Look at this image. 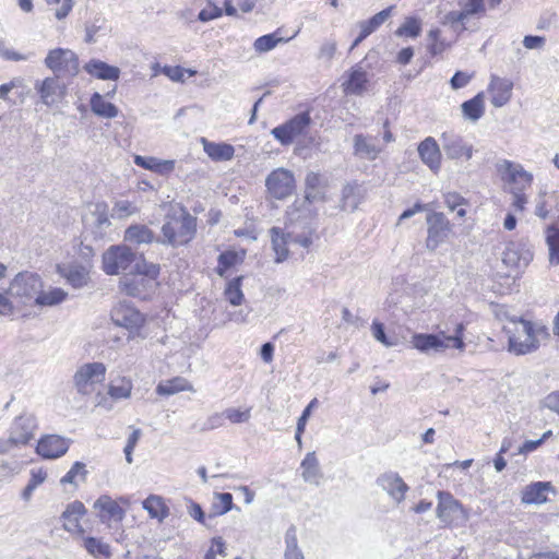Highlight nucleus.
<instances>
[{
    "instance_id": "obj_32",
    "label": "nucleus",
    "mask_w": 559,
    "mask_h": 559,
    "mask_svg": "<svg viewBox=\"0 0 559 559\" xmlns=\"http://www.w3.org/2000/svg\"><path fill=\"white\" fill-rule=\"evenodd\" d=\"M305 201L308 203H313L317 201H321L324 199V193L322 191V180L321 175L319 173L309 171L306 175L305 179Z\"/></svg>"
},
{
    "instance_id": "obj_56",
    "label": "nucleus",
    "mask_w": 559,
    "mask_h": 559,
    "mask_svg": "<svg viewBox=\"0 0 559 559\" xmlns=\"http://www.w3.org/2000/svg\"><path fill=\"white\" fill-rule=\"evenodd\" d=\"M542 405L559 416V390L547 394L542 401Z\"/></svg>"
},
{
    "instance_id": "obj_62",
    "label": "nucleus",
    "mask_w": 559,
    "mask_h": 559,
    "mask_svg": "<svg viewBox=\"0 0 559 559\" xmlns=\"http://www.w3.org/2000/svg\"><path fill=\"white\" fill-rule=\"evenodd\" d=\"M545 44V37L537 35H526L523 39V46L526 49H538Z\"/></svg>"
},
{
    "instance_id": "obj_28",
    "label": "nucleus",
    "mask_w": 559,
    "mask_h": 559,
    "mask_svg": "<svg viewBox=\"0 0 559 559\" xmlns=\"http://www.w3.org/2000/svg\"><path fill=\"white\" fill-rule=\"evenodd\" d=\"M203 150L207 156L215 162L230 160L234 157L235 148L228 143L210 142L202 138Z\"/></svg>"
},
{
    "instance_id": "obj_22",
    "label": "nucleus",
    "mask_w": 559,
    "mask_h": 559,
    "mask_svg": "<svg viewBox=\"0 0 559 559\" xmlns=\"http://www.w3.org/2000/svg\"><path fill=\"white\" fill-rule=\"evenodd\" d=\"M555 491L550 481H535L523 489L522 502L525 504H543L547 501V493Z\"/></svg>"
},
{
    "instance_id": "obj_59",
    "label": "nucleus",
    "mask_w": 559,
    "mask_h": 559,
    "mask_svg": "<svg viewBox=\"0 0 559 559\" xmlns=\"http://www.w3.org/2000/svg\"><path fill=\"white\" fill-rule=\"evenodd\" d=\"M222 14H223V11L221 8H218L216 5H211L209 8L201 10L198 15V19L201 22H209V21H212L214 19L222 16Z\"/></svg>"
},
{
    "instance_id": "obj_55",
    "label": "nucleus",
    "mask_w": 559,
    "mask_h": 559,
    "mask_svg": "<svg viewBox=\"0 0 559 559\" xmlns=\"http://www.w3.org/2000/svg\"><path fill=\"white\" fill-rule=\"evenodd\" d=\"M336 52V43L334 40L324 41L318 52L319 59L331 61Z\"/></svg>"
},
{
    "instance_id": "obj_45",
    "label": "nucleus",
    "mask_w": 559,
    "mask_h": 559,
    "mask_svg": "<svg viewBox=\"0 0 559 559\" xmlns=\"http://www.w3.org/2000/svg\"><path fill=\"white\" fill-rule=\"evenodd\" d=\"M64 277L72 287L82 288L87 284L88 273L82 266H74L68 270Z\"/></svg>"
},
{
    "instance_id": "obj_19",
    "label": "nucleus",
    "mask_w": 559,
    "mask_h": 559,
    "mask_svg": "<svg viewBox=\"0 0 559 559\" xmlns=\"http://www.w3.org/2000/svg\"><path fill=\"white\" fill-rule=\"evenodd\" d=\"M59 76L46 78L35 83V90L40 95L41 102L47 105L58 103L66 95V84L60 82Z\"/></svg>"
},
{
    "instance_id": "obj_30",
    "label": "nucleus",
    "mask_w": 559,
    "mask_h": 559,
    "mask_svg": "<svg viewBox=\"0 0 559 559\" xmlns=\"http://www.w3.org/2000/svg\"><path fill=\"white\" fill-rule=\"evenodd\" d=\"M354 151L355 155L360 158L374 160L381 153L382 148L377 146L369 136L356 134L354 136Z\"/></svg>"
},
{
    "instance_id": "obj_34",
    "label": "nucleus",
    "mask_w": 559,
    "mask_h": 559,
    "mask_svg": "<svg viewBox=\"0 0 559 559\" xmlns=\"http://www.w3.org/2000/svg\"><path fill=\"white\" fill-rule=\"evenodd\" d=\"M182 391L194 392L193 385L182 377H175L173 379L162 381L156 388L159 395H174Z\"/></svg>"
},
{
    "instance_id": "obj_54",
    "label": "nucleus",
    "mask_w": 559,
    "mask_h": 559,
    "mask_svg": "<svg viewBox=\"0 0 559 559\" xmlns=\"http://www.w3.org/2000/svg\"><path fill=\"white\" fill-rule=\"evenodd\" d=\"M215 498L221 502V507H216L215 514H225L234 508L233 496L229 492L216 493Z\"/></svg>"
},
{
    "instance_id": "obj_36",
    "label": "nucleus",
    "mask_w": 559,
    "mask_h": 559,
    "mask_svg": "<svg viewBox=\"0 0 559 559\" xmlns=\"http://www.w3.org/2000/svg\"><path fill=\"white\" fill-rule=\"evenodd\" d=\"M462 112L465 119L473 122L479 120L485 112L484 95L478 93L473 98L464 102L461 105Z\"/></svg>"
},
{
    "instance_id": "obj_50",
    "label": "nucleus",
    "mask_w": 559,
    "mask_h": 559,
    "mask_svg": "<svg viewBox=\"0 0 559 559\" xmlns=\"http://www.w3.org/2000/svg\"><path fill=\"white\" fill-rule=\"evenodd\" d=\"M223 415L233 424L247 423L251 417V408H247L245 411L227 408L223 412Z\"/></svg>"
},
{
    "instance_id": "obj_31",
    "label": "nucleus",
    "mask_w": 559,
    "mask_h": 559,
    "mask_svg": "<svg viewBox=\"0 0 559 559\" xmlns=\"http://www.w3.org/2000/svg\"><path fill=\"white\" fill-rule=\"evenodd\" d=\"M156 239L154 231L146 225H131L124 231V240L136 245H148L156 242Z\"/></svg>"
},
{
    "instance_id": "obj_20",
    "label": "nucleus",
    "mask_w": 559,
    "mask_h": 559,
    "mask_svg": "<svg viewBox=\"0 0 559 559\" xmlns=\"http://www.w3.org/2000/svg\"><path fill=\"white\" fill-rule=\"evenodd\" d=\"M513 83L507 78L491 75L488 85V93L490 95V103L493 107L500 108L504 106L512 96Z\"/></svg>"
},
{
    "instance_id": "obj_47",
    "label": "nucleus",
    "mask_w": 559,
    "mask_h": 559,
    "mask_svg": "<svg viewBox=\"0 0 559 559\" xmlns=\"http://www.w3.org/2000/svg\"><path fill=\"white\" fill-rule=\"evenodd\" d=\"M139 212L138 206L128 200H117L112 206V216L117 218H127Z\"/></svg>"
},
{
    "instance_id": "obj_15",
    "label": "nucleus",
    "mask_w": 559,
    "mask_h": 559,
    "mask_svg": "<svg viewBox=\"0 0 559 559\" xmlns=\"http://www.w3.org/2000/svg\"><path fill=\"white\" fill-rule=\"evenodd\" d=\"M111 320L130 332L138 331L144 323L143 314L126 301L119 302L111 310Z\"/></svg>"
},
{
    "instance_id": "obj_61",
    "label": "nucleus",
    "mask_w": 559,
    "mask_h": 559,
    "mask_svg": "<svg viewBox=\"0 0 559 559\" xmlns=\"http://www.w3.org/2000/svg\"><path fill=\"white\" fill-rule=\"evenodd\" d=\"M134 163H135V165H138L144 169H148V170H153V171H156V169H158V159L155 157H145V156L136 155L134 157Z\"/></svg>"
},
{
    "instance_id": "obj_48",
    "label": "nucleus",
    "mask_w": 559,
    "mask_h": 559,
    "mask_svg": "<svg viewBox=\"0 0 559 559\" xmlns=\"http://www.w3.org/2000/svg\"><path fill=\"white\" fill-rule=\"evenodd\" d=\"M284 38L277 37L275 34H267L257 38L253 43L257 52H267L274 49L278 43H283Z\"/></svg>"
},
{
    "instance_id": "obj_21",
    "label": "nucleus",
    "mask_w": 559,
    "mask_h": 559,
    "mask_svg": "<svg viewBox=\"0 0 559 559\" xmlns=\"http://www.w3.org/2000/svg\"><path fill=\"white\" fill-rule=\"evenodd\" d=\"M418 154L421 162L433 173L439 171L441 167V151L437 141L432 136L426 138L418 144Z\"/></svg>"
},
{
    "instance_id": "obj_16",
    "label": "nucleus",
    "mask_w": 559,
    "mask_h": 559,
    "mask_svg": "<svg viewBox=\"0 0 559 559\" xmlns=\"http://www.w3.org/2000/svg\"><path fill=\"white\" fill-rule=\"evenodd\" d=\"M440 140L442 150L449 159L465 158L468 160L472 158L474 147L466 143L461 135L453 132H443Z\"/></svg>"
},
{
    "instance_id": "obj_25",
    "label": "nucleus",
    "mask_w": 559,
    "mask_h": 559,
    "mask_svg": "<svg viewBox=\"0 0 559 559\" xmlns=\"http://www.w3.org/2000/svg\"><path fill=\"white\" fill-rule=\"evenodd\" d=\"M87 224L91 225L95 238H103L106 235L111 226V222L105 203L95 204L94 210L91 212V217L87 218Z\"/></svg>"
},
{
    "instance_id": "obj_43",
    "label": "nucleus",
    "mask_w": 559,
    "mask_h": 559,
    "mask_svg": "<svg viewBox=\"0 0 559 559\" xmlns=\"http://www.w3.org/2000/svg\"><path fill=\"white\" fill-rule=\"evenodd\" d=\"M242 280V276H237L229 281L225 288V297L233 306H239L243 299V294L241 290Z\"/></svg>"
},
{
    "instance_id": "obj_27",
    "label": "nucleus",
    "mask_w": 559,
    "mask_h": 559,
    "mask_svg": "<svg viewBox=\"0 0 559 559\" xmlns=\"http://www.w3.org/2000/svg\"><path fill=\"white\" fill-rule=\"evenodd\" d=\"M84 70L99 80L117 81L120 76V70L118 67L110 66L98 59H92L88 61L84 66Z\"/></svg>"
},
{
    "instance_id": "obj_44",
    "label": "nucleus",
    "mask_w": 559,
    "mask_h": 559,
    "mask_svg": "<svg viewBox=\"0 0 559 559\" xmlns=\"http://www.w3.org/2000/svg\"><path fill=\"white\" fill-rule=\"evenodd\" d=\"M47 473L44 469H32L31 479L22 491V498L25 501H28L32 498L34 490L45 481Z\"/></svg>"
},
{
    "instance_id": "obj_5",
    "label": "nucleus",
    "mask_w": 559,
    "mask_h": 559,
    "mask_svg": "<svg viewBox=\"0 0 559 559\" xmlns=\"http://www.w3.org/2000/svg\"><path fill=\"white\" fill-rule=\"evenodd\" d=\"M140 260L144 258L126 245L110 246L103 253V270L108 275L133 273Z\"/></svg>"
},
{
    "instance_id": "obj_3",
    "label": "nucleus",
    "mask_w": 559,
    "mask_h": 559,
    "mask_svg": "<svg viewBox=\"0 0 559 559\" xmlns=\"http://www.w3.org/2000/svg\"><path fill=\"white\" fill-rule=\"evenodd\" d=\"M159 266L140 260L133 273L126 274L120 280V288L128 296L146 299L156 288V277Z\"/></svg>"
},
{
    "instance_id": "obj_63",
    "label": "nucleus",
    "mask_w": 559,
    "mask_h": 559,
    "mask_svg": "<svg viewBox=\"0 0 559 559\" xmlns=\"http://www.w3.org/2000/svg\"><path fill=\"white\" fill-rule=\"evenodd\" d=\"M183 72L185 70L181 67H170L166 66L163 69V73L168 76L171 81L181 82L183 81Z\"/></svg>"
},
{
    "instance_id": "obj_64",
    "label": "nucleus",
    "mask_w": 559,
    "mask_h": 559,
    "mask_svg": "<svg viewBox=\"0 0 559 559\" xmlns=\"http://www.w3.org/2000/svg\"><path fill=\"white\" fill-rule=\"evenodd\" d=\"M191 518H193L199 523H204L205 515L204 512L199 503L190 502V507L188 510Z\"/></svg>"
},
{
    "instance_id": "obj_4",
    "label": "nucleus",
    "mask_w": 559,
    "mask_h": 559,
    "mask_svg": "<svg viewBox=\"0 0 559 559\" xmlns=\"http://www.w3.org/2000/svg\"><path fill=\"white\" fill-rule=\"evenodd\" d=\"M463 330L462 323L455 328V334L447 336L443 332L441 333H416L412 336V345L414 348L426 355L443 353L447 348L463 349L465 344L463 342Z\"/></svg>"
},
{
    "instance_id": "obj_24",
    "label": "nucleus",
    "mask_w": 559,
    "mask_h": 559,
    "mask_svg": "<svg viewBox=\"0 0 559 559\" xmlns=\"http://www.w3.org/2000/svg\"><path fill=\"white\" fill-rule=\"evenodd\" d=\"M366 189L357 181L347 182L342 189V210L354 212L365 199Z\"/></svg>"
},
{
    "instance_id": "obj_58",
    "label": "nucleus",
    "mask_w": 559,
    "mask_h": 559,
    "mask_svg": "<svg viewBox=\"0 0 559 559\" xmlns=\"http://www.w3.org/2000/svg\"><path fill=\"white\" fill-rule=\"evenodd\" d=\"M462 4L465 14H468V16L478 14L485 10L484 0H465Z\"/></svg>"
},
{
    "instance_id": "obj_26",
    "label": "nucleus",
    "mask_w": 559,
    "mask_h": 559,
    "mask_svg": "<svg viewBox=\"0 0 559 559\" xmlns=\"http://www.w3.org/2000/svg\"><path fill=\"white\" fill-rule=\"evenodd\" d=\"M272 249L275 253V262L282 263L288 258L289 250L287 245L290 242L293 231L285 234L280 227H272L270 229Z\"/></svg>"
},
{
    "instance_id": "obj_10",
    "label": "nucleus",
    "mask_w": 559,
    "mask_h": 559,
    "mask_svg": "<svg viewBox=\"0 0 559 559\" xmlns=\"http://www.w3.org/2000/svg\"><path fill=\"white\" fill-rule=\"evenodd\" d=\"M427 239L426 247L435 251L440 245L448 241L452 234V225L447 216L441 212H432L427 215Z\"/></svg>"
},
{
    "instance_id": "obj_52",
    "label": "nucleus",
    "mask_w": 559,
    "mask_h": 559,
    "mask_svg": "<svg viewBox=\"0 0 559 559\" xmlns=\"http://www.w3.org/2000/svg\"><path fill=\"white\" fill-rule=\"evenodd\" d=\"M286 549L284 555L302 554L298 548L296 527L290 526L285 534Z\"/></svg>"
},
{
    "instance_id": "obj_41",
    "label": "nucleus",
    "mask_w": 559,
    "mask_h": 559,
    "mask_svg": "<svg viewBox=\"0 0 559 559\" xmlns=\"http://www.w3.org/2000/svg\"><path fill=\"white\" fill-rule=\"evenodd\" d=\"M546 243L549 251V263L559 264V228L550 225L546 228Z\"/></svg>"
},
{
    "instance_id": "obj_1",
    "label": "nucleus",
    "mask_w": 559,
    "mask_h": 559,
    "mask_svg": "<svg viewBox=\"0 0 559 559\" xmlns=\"http://www.w3.org/2000/svg\"><path fill=\"white\" fill-rule=\"evenodd\" d=\"M156 243L179 248L189 245L197 235V217L185 206L166 214Z\"/></svg>"
},
{
    "instance_id": "obj_18",
    "label": "nucleus",
    "mask_w": 559,
    "mask_h": 559,
    "mask_svg": "<svg viewBox=\"0 0 559 559\" xmlns=\"http://www.w3.org/2000/svg\"><path fill=\"white\" fill-rule=\"evenodd\" d=\"M69 447V439L58 435H47L38 440L36 452L44 459H58L67 453Z\"/></svg>"
},
{
    "instance_id": "obj_42",
    "label": "nucleus",
    "mask_w": 559,
    "mask_h": 559,
    "mask_svg": "<svg viewBox=\"0 0 559 559\" xmlns=\"http://www.w3.org/2000/svg\"><path fill=\"white\" fill-rule=\"evenodd\" d=\"M239 261H242V257L238 252L234 250L222 252L217 259L216 273L221 277H224L227 270L236 265Z\"/></svg>"
},
{
    "instance_id": "obj_39",
    "label": "nucleus",
    "mask_w": 559,
    "mask_h": 559,
    "mask_svg": "<svg viewBox=\"0 0 559 559\" xmlns=\"http://www.w3.org/2000/svg\"><path fill=\"white\" fill-rule=\"evenodd\" d=\"M91 108L95 115L104 118H115L118 115V108L112 103L106 102L98 93L91 97Z\"/></svg>"
},
{
    "instance_id": "obj_9",
    "label": "nucleus",
    "mask_w": 559,
    "mask_h": 559,
    "mask_svg": "<svg viewBox=\"0 0 559 559\" xmlns=\"http://www.w3.org/2000/svg\"><path fill=\"white\" fill-rule=\"evenodd\" d=\"M265 187L271 198L285 200L295 192V176L293 171L286 168H276L267 175Z\"/></svg>"
},
{
    "instance_id": "obj_11",
    "label": "nucleus",
    "mask_w": 559,
    "mask_h": 559,
    "mask_svg": "<svg viewBox=\"0 0 559 559\" xmlns=\"http://www.w3.org/2000/svg\"><path fill=\"white\" fill-rule=\"evenodd\" d=\"M36 429V417L31 413H23L12 421L5 443L9 447L25 445L33 439Z\"/></svg>"
},
{
    "instance_id": "obj_17",
    "label": "nucleus",
    "mask_w": 559,
    "mask_h": 559,
    "mask_svg": "<svg viewBox=\"0 0 559 559\" xmlns=\"http://www.w3.org/2000/svg\"><path fill=\"white\" fill-rule=\"evenodd\" d=\"M377 485L384 490L390 498L396 503H401L405 499L408 491V485L395 472H385L377 478Z\"/></svg>"
},
{
    "instance_id": "obj_8",
    "label": "nucleus",
    "mask_w": 559,
    "mask_h": 559,
    "mask_svg": "<svg viewBox=\"0 0 559 559\" xmlns=\"http://www.w3.org/2000/svg\"><path fill=\"white\" fill-rule=\"evenodd\" d=\"M437 499L436 515L443 524L452 525L456 520L463 522L468 520V511L451 492L438 490Z\"/></svg>"
},
{
    "instance_id": "obj_38",
    "label": "nucleus",
    "mask_w": 559,
    "mask_h": 559,
    "mask_svg": "<svg viewBox=\"0 0 559 559\" xmlns=\"http://www.w3.org/2000/svg\"><path fill=\"white\" fill-rule=\"evenodd\" d=\"M67 296H68V293L59 287L50 288L47 292H43L40 289L39 294L37 295V297L35 299V304L37 306L53 307V306H57V305L63 302L66 300Z\"/></svg>"
},
{
    "instance_id": "obj_35",
    "label": "nucleus",
    "mask_w": 559,
    "mask_h": 559,
    "mask_svg": "<svg viewBox=\"0 0 559 559\" xmlns=\"http://www.w3.org/2000/svg\"><path fill=\"white\" fill-rule=\"evenodd\" d=\"M300 467L302 469V478L305 481L318 485L321 478L319 462L314 452H309L302 460Z\"/></svg>"
},
{
    "instance_id": "obj_60",
    "label": "nucleus",
    "mask_w": 559,
    "mask_h": 559,
    "mask_svg": "<svg viewBox=\"0 0 559 559\" xmlns=\"http://www.w3.org/2000/svg\"><path fill=\"white\" fill-rule=\"evenodd\" d=\"M471 78L472 76L469 74L462 71H457L451 78L450 85L453 90H460L469 83Z\"/></svg>"
},
{
    "instance_id": "obj_51",
    "label": "nucleus",
    "mask_w": 559,
    "mask_h": 559,
    "mask_svg": "<svg viewBox=\"0 0 559 559\" xmlns=\"http://www.w3.org/2000/svg\"><path fill=\"white\" fill-rule=\"evenodd\" d=\"M87 471L85 469V464L82 462H75L70 471L61 478V484H75V477L81 476L82 479L85 478Z\"/></svg>"
},
{
    "instance_id": "obj_46",
    "label": "nucleus",
    "mask_w": 559,
    "mask_h": 559,
    "mask_svg": "<svg viewBox=\"0 0 559 559\" xmlns=\"http://www.w3.org/2000/svg\"><path fill=\"white\" fill-rule=\"evenodd\" d=\"M132 383L126 378L120 379L117 383H111L108 389V394L114 400L128 399L131 394Z\"/></svg>"
},
{
    "instance_id": "obj_33",
    "label": "nucleus",
    "mask_w": 559,
    "mask_h": 559,
    "mask_svg": "<svg viewBox=\"0 0 559 559\" xmlns=\"http://www.w3.org/2000/svg\"><path fill=\"white\" fill-rule=\"evenodd\" d=\"M504 165L509 176V181L516 186L514 188L515 190L523 191L526 187L531 186L533 176L525 171L522 166L514 165L508 160L504 162Z\"/></svg>"
},
{
    "instance_id": "obj_53",
    "label": "nucleus",
    "mask_w": 559,
    "mask_h": 559,
    "mask_svg": "<svg viewBox=\"0 0 559 559\" xmlns=\"http://www.w3.org/2000/svg\"><path fill=\"white\" fill-rule=\"evenodd\" d=\"M371 329H372V335L378 342H380L381 344H383L386 347H391V346L395 345V342H392L388 338L385 331H384V325L381 322L373 321Z\"/></svg>"
},
{
    "instance_id": "obj_7",
    "label": "nucleus",
    "mask_w": 559,
    "mask_h": 559,
    "mask_svg": "<svg viewBox=\"0 0 559 559\" xmlns=\"http://www.w3.org/2000/svg\"><path fill=\"white\" fill-rule=\"evenodd\" d=\"M45 66L59 78H73L79 73L78 56L66 48L51 49L45 58Z\"/></svg>"
},
{
    "instance_id": "obj_29",
    "label": "nucleus",
    "mask_w": 559,
    "mask_h": 559,
    "mask_svg": "<svg viewBox=\"0 0 559 559\" xmlns=\"http://www.w3.org/2000/svg\"><path fill=\"white\" fill-rule=\"evenodd\" d=\"M368 73L361 68H353L348 79L343 83L344 92L350 95H361L367 87Z\"/></svg>"
},
{
    "instance_id": "obj_2",
    "label": "nucleus",
    "mask_w": 559,
    "mask_h": 559,
    "mask_svg": "<svg viewBox=\"0 0 559 559\" xmlns=\"http://www.w3.org/2000/svg\"><path fill=\"white\" fill-rule=\"evenodd\" d=\"M513 330L508 329V349L516 356L536 352L540 346V340L549 338L548 328L542 323L532 322L520 318L513 321Z\"/></svg>"
},
{
    "instance_id": "obj_13",
    "label": "nucleus",
    "mask_w": 559,
    "mask_h": 559,
    "mask_svg": "<svg viewBox=\"0 0 559 559\" xmlns=\"http://www.w3.org/2000/svg\"><path fill=\"white\" fill-rule=\"evenodd\" d=\"M106 367L103 362H88L81 366L74 374V384L82 394H90L94 384L104 381Z\"/></svg>"
},
{
    "instance_id": "obj_6",
    "label": "nucleus",
    "mask_w": 559,
    "mask_h": 559,
    "mask_svg": "<svg viewBox=\"0 0 559 559\" xmlns=\"http://www.w3.org/2000/svg\"><path fill=\"white\" fill-rule=\"evenodd\" d=\"M41 288L43 282L37 274L24 272L14 277L7 294L20 304H27L36 299Z\"/></svg>"
},
{
    "instance_id": "obj_37",
    "label": "nucleus",
    "mask_w": 559,
    "mask_h": 559,
    "mask_svg": "<svg viewBox=\"0 0 559 559\" xmlns=\"http://www.w3.org/2000/svg\"><path fill=\"white\" fill-rule=\"evenodd\" d=\"M143 509L150 514L152 519L163 521L169 514L168 508L165 506L163 498L156 495H150L143 501Z\"/></svg>"
},
{
    "instance_id": "obj_49",
    "label": "nucleus",
    "mask_w": 559,
    "mask_h": 559,
    "mask_svg": "<svg viewBox=\"0 0 559 559\" xmlns=\"http://www.w3.org/2000/svg\"><path fill=\"white\" fill-rule=\"evenodd\" d=\"M421 32L420 22L416 17H407L405 22L396 29L397 36H408L415 38Z\"/></svg>"
},
{
    "instance_id": "obj_40",
    "label": "nucleus",
    "mask_w": 559,
    "mask_h": 559,
    "mask_svg": "<svg viewBox=\"0 0 559 559\" xmlns=\"http://www.w3.org/2000/svg\"><path fill=\"white\" fill-rule=\"evenodd\" d=\"M83 546L96 559H108L111 556L110 546L99 538L86 537Z\"/></svg>"
},
{
    "instance_id": "obj_23",
    "label": "nucleus",
    "mask_w": 559,
    "mask_h": 559,
    "mask_svg": "<svg viewBox=\"0 0 559 559\" xmlns=\"http://www.w3.org/2000/svg\"><path fill=\"white\" fill-rule=\"evenodd\" d=\"M94 509L99 510V518L103 522L116 521L121 522L126 515V511L108 495L100 496L94 502Z\"/></svg>"
},
{
    "instance_id": "obj_12",
    "label": "nucleus",
    "mask_w": 559,
    "mask_h": 559,
    "mask_svg": "<svg viewBox=\"0 0 559 559\" xmlns=\"http://www.w3.org/2000/svg\"><path fill=\"white\" fill-rule=\"evenodd\" d=\"M311 122L308 112H300L288 121L273 128L271 134L282 144L289 145L294 140L302 135Z\"/></svg>"
},
{
    "instance_id": "obj_57",
    "label": "nucleus",
    "mask_w": 559,
    "mask_h": 559,
    "mask_svg": "<svg viewBox=\"0 0 559 559\" xmlns=\"http://www.w3.org/2000/svg\"><path fill=\"white\" fill-rule=\"evenodd\" d=\"M86 512L84 504L80 501H74L68 504L67 509L62 513V518L75 516L81 519Z\"/></svg>"
},
{
    "instance_id": "obj_14",
    "label": "nucleus",
    "mask_w": 559,
    "mask_h": 559,
    "mask_svg": "<svg viewBox=\"0 0 559 559\" xmlns=\"http://www.w3.org/2000/svg\"><path fill=\"white\" fill-rule=\"evenodd\" d=\"M533 260V251L527 241H510L502 252V263L510 269H522Z\"/></svg>"
}]
</instances>
